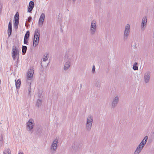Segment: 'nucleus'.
Listing matches in <instances>:
<instances>
[{
  "mask_svg": "<svg viewBox=\"0 0 154 154\" xmlns=\"http://www.w3.org/2000/svg\"><path fill=\"white\" fill-rule=\"evenodd\" d=\"M137 63H134V65H136L137 66Z\"/></svg>",
  "mask_w": 154,
  "mask_h": 154,
  "instance_id": "e433bc0d",
  "label": "nucleus"
},
{
  "mask_svg": "<svg viewBox=\"0 0 154 154\" xmlns=\"http://www.w3.org/2000/svg\"><path fill=\"white\" fill-rule=\"evenodd\" d=\"M48 53H45L43 57V60L45 62L48 60Z\"/></svg>",
  "mask_w": 154,
  "mask_h": 154,
  "instance_id": "5701e85b",
  "label": "nucleus"
},
{
  "mask_svg": "<svg viewBox=\"0 0 154 154\" xmlns=\"http://www.w3.org/2000/svg\"><path fill=\"white\" fill-rule=\"evenodd\" d=\"M42 104V100L40 99H38L36 101L35 105L38 108H39L40 107Z\"/></svg>",
  "mask_w": 154,
  "mask_h": 154,
  "instance_id": "aec40b11",
  "label": "nucleus"
},
{
  "mask_svg": "<svg viewBox=\"0 0 154 154\" xmlns=\"http://www.w3.org/2000/svg\"><path fill=\"white\" fill-rule=\"evenodd\" d=\"M39 39H38V38L34 37L33 42V46L34 47H35L38 45L39 42Z\"/></svg>",
  "mask_w": 154,
  "mask_h": 154,
  "instance_id": "412c9836",
  "label": "nucleus"
},
{
  "mask_svg": "<svg viewBox=\"0 0 154 154\" xmlns=\"http://www.w3.org/2000/svg\"><path fill=\"white\" fill-rule=\"evenodd\" d=\"M27 42H28L27 39L24 38V43L25 44H27Z\"/></svg>",
  "mask_w": 154,
  "mask_h": 154,
  "instance_id": "72a5a7b5",
  "label": "nucleus"
},
{
  "mask_svg": "<svg viewBox=\"0 0 154 154\" xmlns=\"http://www.w3.org/2000/svg\"><path fill=\"white\" fill-rule=\"evenodd\" d=\"M133 69L134 70H137L138 69V68L137 66L135 65H134L133 66Z\"/></svg>",
  "mask_w": 154,
  "mask_h": 154,
  "instance_id": "2f4dec72",
  "label": "nucleus"
},
{
  "mask_svg": "<svg viewBox=\"0 0 154 154\" xmlns=\"http://www.w3.org/2000/svg\"><path fill=\"white\" fill-rule=\"evenodd\" d=\"M143 147V146L140 144L137 148L136 150L134 152V154H139L140 152Z\"/></svg>",
  "mask_w": 154,
  "mask_h": 154,
  "instance_id": "4468645a",
  "label": "nucleus"
},
{
  "mask_svg": "<svg viewBox=\"0 0 154 154\" xmlns=\"http://www.w3.org/2000/svg\"><path fill=\"white\" fill-rule=\"evenodd\" d=\"M96 21L95 20L92 21L90 26V32L91 34H94L96 31Z\"/></svg>",
  "mask_w": 154,
  "mask_h": 154,
  "instance_id": "423d86ee",
  "label": "nucleus"
},
{
  "mask_svg": "<svg viewBox=\"0 0 154 154\" xmlns=\"http://www.w3.org/2000/svg\"><path fill=\"white\" fill-rule=\"evenodd\" d=\"M32 20V17H29L28 18V20H27V21L28 22H30V21H31Z\"/></svg>",
  "mask_w": 154,
  "mask_h": 154,
  "instance_id": "f704fd0d",
  "label": "nucleus"
},
{
  "mask_svg": "<svg viewBox=\"0 0 154 154\" xmlns=\"http://www.w3.org/2000/svg\"><path fill=\"white\" fill-rule=\"evenodd\" d=\"M11 55L14 60L17 59V63L19 59V51L16 46H13L12 47Z\"/></svg>",
  "mask_w": 154,
  "mask_h": 154,
  "instance_id": "f03ea898",
  "label": "nucleus"
},
{
  "mask_svg": "<svg viewBox=\"0 0 154 154\" xmlns=\"http://www.w3.org/2000/svg\"><path fill=\"white\" fill-rule=\"evenodd\" d=\"M14 20V28L15 29H17L18 28L19 24V14L18 12H17L15 15Z\"/></svg>",
  "mask_w": 154,
  "mask_h": 154,
  "instance_id": "1a4fd4ad",
  "label": "nucleus"
},
{
  "mask_svg": "<svg viewBox=\"0 0 154 154\" xmlns=\"http://www.w3.org/2000/svg\"><path fill=\"white\" fill-rule=\"evenodd\" d=\"M95 85L97 87H99L100 86V83L98 81L96 82L95 84Z\"/></svg>",
  "mask_w": 154,
  "mask_h": 154,
  "instance_id": "cd10ccee",
  "label": "nucleus"
},
{
  "mask_svg": "<svg viewBox=\"0 0 154 154\" xmlns=\"http://www.w3.org/2000/svg\"><path fill=\"white\" fill-rule=\"evenodd\" d=\"M18 154H23L22 152H19Z\"/></svg>",
  "mask_w": 154,
  "mask_h": 154,
  "instance_id": "c9c22d12",
  "label": "nucleus"
},
{
  "mask_svg": "<svg viewBox=\"0 0 154 154\" xmlns=\"http://www.w3.org/2000/svg\"><path fill=\"white\" fill-rule=\"evenodd\" d=\"M58 140L55 139L50 146V150L52 153H55L57 149Z\"/></svg>",
  "mask_w": 154,
  "mask_h": 154,
  "instance_id": "20e7f679",
  "label": "nucleus"
},
{
  "mask_svg": "<svg viewBox=\"0 0 154 154\" xmlns=\"http://www.w3.org/2000/svg\"><path fill=\"white\" fill-rule=\"evenodd\" d=\"M146 143H145V142H144V141L143 140L140 143V144L142 145V146H144Z\"/></svg>",
  "mask_w": 154,
  "mask_h": 154,
  "instance_id": "473e14b6",
  "label": "nucleus"
},
{
  "mask_svg": "<svg viewBox=\"0 0 154 154\" xmlns=\"http://www.w3.org/2000/svg\"><path fill=\"white\" fill-rule=\"evenodd\" d=\"M65 63L63 68L64 70L66 71L70 67L71 61L73 59V54L72 52H69L66 56Z\"/></svg>",
  "mask_w": 154,
  "mask_h": 154,
  "instance_id": "f257e3e1",
  "label": "nucleus"
},
{
  "mask_svg": "<svg viewBox=\"0 0 154 154\" xmlns=\"http://www.w3.org/2000/svg\"><path fill=\"white\" fill-rule=\"evenodd\" d=\"M34 6V4L32 1H30L29 4V7L28 8V11L29 12H31Z\"/></svg>",
  "mask_w": 154,
  "mask_h": 154,
  "instance_id": "2eb2a0df",
  "label": "nucleus"
},
{
  "mask_svg": "<svg viewBox=\"0 0 154 154\" xmlns=\"http://www.w3.org/2000/svg\"><path fill=\"white\" fill-rule=\"evenodd\" d=\"M3 154H11V151L10 149H7L3 151Z\"/></svg>",
  "mask_w": 154,
  "mask_h": 154,
  "instance_id": "393cba45",
  "label": "nucleus"
},
{
  "mask_svg": "<svg viewBox=\"0 0 154 154\" xmlns=\"http://www.w3.org/2000/svg\"><path fill=\"white\" fill-rule=\"evenodd\" d=\"M95 67L94 65H93L92 69V72L93 73H94L95 72Z\"/></svg>",
  "mask_w": 154,
  "mask_h": 154,
  "instance_id": "7c9ffc66",
  "label": "nucleus"
},
{
  "mask_svg": "<svg viewBox=\"0 0 154 154\" xmlns=\"http://www.w3.org/2000/svg\"><path fill=\"white\" fill-rule=\"evenodd\" d=\"M4 137L2 135L0 137V145L2 146L3 144V141L4 140Z\"/></svg>",
  "mask_w": 154,
  "mask_h": 154,
  "instance_id": "a878e982",
  "label": "nucleus"
},
{
  "mask_svg": "<svg viewBox=\"0 0 154 154\" xmlns=\"http://www.w3.org/2000/svg\"><path fill=\"white\" fill-rule=\"evenodd\" d=\"M92 126V124L86 123L85 128L86 131H91Z\"/></svg>",
  "mask_w": 154,
  "mask_h": 154,
  "instance_id": "a211bd4d",
  "label": "nucleus"
},
{
  "mask_svg": "<svg viewBox=\"0 0 154 154\" xmlns=\"http://www.w3.org/2000/svg\"><path fill=\"white\" fill-rule=\"evenodd\" d=\"M21 84V81L20 79H18L15 82V85L17 89L19 88Z\"/></svg>",
  "mask_w": 154,
  "mask_h": 154,
  "instance_id": "4be33fe9",
  "label": "nucleus"
},
{
  "mask_svg": "<svg viewBox=\"0 0 154 154\" xmlns=\"http://www.w3.org/2000/svg\"><path fill=\"white\" fill-rule=\"evenodd\" d=\"M148 137L147 136H145L144 137V139L143 140L144 141V142H145V143H146L147 141V139H148Z\"/></svg>",
  "mask_w": 154,
  "mask_h": 154,
  "instance_id": "c756f323",
  "label": "nucleus"
},
{
  "mask_svg": "<svg viewBox=\"0 0 154 154\" xmlns=\"http://www.w3.org/2000/svg\"><path fill=\"white\" fill-rule=\"evenodd\" d=\"M31 86L29 85L28 89V95L29 96H31Z\"/></svg>",
  "mask_w": 154,
  "mask_h": 154,
  "instance_id": "c85d7f7f",
  "label": "nucleus"
},
{
  "mask_svg": "<svg viewBox=\"0 0 154 154\" xmlns=\"http://www.w3.org/2000/svg\"><path fill=\"white\" fill-rule=\"evenodd\" d=\"M29 36V31H28L25 34L24 36V38L27 39Z\"/></svg>",
  "mask_w": 154,
  "mask_h": 154,
  "instance_id": "bb28decb",
  "label": "nucleus"
},
{
  "mask_svg": "<svg viewBox=\"0 0 154 154\" xmlns=\"http://www.w3.org/2000/svg\"><path fill=\"white\" fill-rule=\"evenodd\" d=\"M81 145L78 141H74L72 143L70 147L72 150H75L81 148Z\"/></svg>",
  "mask_w": 154,
  "mask_h": 154,
  "instance_id": "6e6552de",
  "label": "nucleus"
},
{
  "mask_svg": "<svg viewBox=\"0 0 154 154\" xmlns=\"http://www.w3.org/2000/svg\"><path fill=\"white\" fill-rule=\"evenodd\" d=\"M93 117L92 115H90L87 117L86 123L93 124Z\"/></svg>",
  "mask_w": 154,
  "mask_h": 154,
  "instance_id": "dca6fc26",
  "label": "nucleus"
},
{
  "mask_svg": "<svg viewBox=\"0 0 154 154\" xmlns=\"http://www.w3.org/2000/svg\"><path fill=\"white\" fill-rule=\"evenodd\" d=\"M26 23H25V26H26Z\"/></svg>",
  "mask_w": 154,
  "mask_h": 154,
  "instance_id": "58836bf2",
  "label": "nucleus"
},
{
  "mask_svg": "<svg viewBox=\"0 0 154 154\" xmlns=\"http://www.w3.org/2000/svg\"><path fill=\"white\" fill-rule=\"evenodd\" d=\"M40 36V30L38 29H37L35 31L34 37L35 38H38L39 39Z\"/></svg>",
  "mask_w": 154,
  "mask_h": 154,
  "instance_id": "6ab92c4d",
  "label": "nucleus"
},
{
  "mask_svg": "<svg viewBox=\"0 0 154 154\" xmlns=\"http://www.w3.org/2000/svg\"><path fill=\"white\" fill-rule=\"evenodd\" d=\"M76 0H72V1L73 2H75V1Z\"/></svg>",
  "mask_w": 154,
  "mask_h": 154,
  "instance_id": "4c0bfd02",
  "label": "nucleus"
},
{
  "mask_svg": "<svg viewBox=\"0 0 154 154\" xmlns=\"http://www.w3.org/2000/svg\"><path fill=\"white\" fill-rule=\"evenodd\" d=\"M151 72L150 71H147L145 72L143 75V80L145 84L148 83L150 81Z\"/></svg>",
  "mask_w": 154,
  "mask_h": 154,
  "instance_id": "39448f33",
  "label": "nucleus"
},
{
  "mask_svg": "<svg viewBox=\"0 0 154 154\" xmlns=\"http://www.w3.org/2000/svg\"><path fill=\"white\" fill-rule=\"evenodd\" d=\"M119 97L118 96H116L113 98L111 103L112 108L114 109L117 106L119 101Z\"/></svg>",
  "mask_w": 154,
  "mask_h": 154,
  "instance_id": "9d476101",
  "label": "nucleus"
},
{
  "mask_svg": "<svg viewBox=\"0 0 154 154\" xmlns=\"http://www.w3.org/2000/svg\"><path fill=\"white\" fill-rule=\"evenodd\" d=\"M33 69L31 67L28 72L27 79L28 80H30L32 78L33 75L34 73Z\"/></svg>",
  "mask_w": 154,
  "mask_h": 154,
  "instance_id": "f8f14e48",
  "label": "nucleus"
},
{
  "mask_svg": "<svg viewBox=\"0 0 154 154\" xmlns=\"http://www.w3.org/2000/svg\"><path fill=\"white\" fill-rule=\"evenodd\" d=\"M33 120L30 119L26 124V129L28 131H30L32 129L34 125Z\"/></svg>",
  "mask_w": 154,
  "mask_h": 154,
  "instance_id": "9b49d317",
  "label": "nucleus"
},
{
  "mask_svg": "<svg viewBox=\"0 0 154 154\" xmlns=\"http://www.w3.org/2000/svg\"><path fill=\"white\" fill-rule=\"evenodd\" d=\"M130 25L129 24H127L125 25L123 35V40L125 41L127 39L129 36L130 33Z\"/></svg>",
  "mask_w": 154,
  "mask_h": 154,
  "instance_id": "7ed1b4c3",
  "label": "nucleus"
},
{
  "mask_svg": "<svg viewBox=\"0 0 154 154\" xmlns=\"http://www.w3.org/2000/svg\"><path fill=\"white\" fill-rule=\"evenodd\" d=\"M12 23L11 21L9 22L8 24V37H9L12 33Z\"/></svg>",
  "mask_w": 154,
  "mask_h": 154,
  "instance_id": "f3484780",
  "label": "nucleus"
},
{
  "mask_svg": "<svg viewBox=\"0 0 154 154\" xmlns=\"http://www.w3.org/2000/svg\"><path fill=\"white\" fill-rule=\"evenodd\" d=\"M147 17L144 16L142 18L140 25V28L142 31H144L147 26Z\"/></svg>",
  "mask_w": 154,
  "mask_h": 154,
  "instance_id": "0eeeda50",
  "label": "nucleus"
},
{
  "mask_svg": "<svg viewBox=\"0 0 154 154\" xmlns=\"http://www.w3.org/2000/svg\"><path fill=\"white\" fill-rule=\"evenodd\" d=\"M27 49V47L26 46H23L22 47V51L23 54L26 53Z\"/></svg>",
  "mask_w": 154,
  "mask_h": 154,
  "instance_id": "b1692460",
  "label": "nucleus"
},
{
  "mask_svg": "<svg viewBox=\"0 0 154 154\" xmlns=\"http://www.w3.org/2000/svg\"><path fill=\"white\" fill-rule=\"evenodd\" d=\"M45 14L44 13H42L40 16L38 20V25L42 26L43 24V23L45 20Z\"/></svg>",
  "mask_w": 154,
  "mask_h": 154,
  "instance_id": "ddd939ff",
  "label": "nucleus"
}]
</instances>
